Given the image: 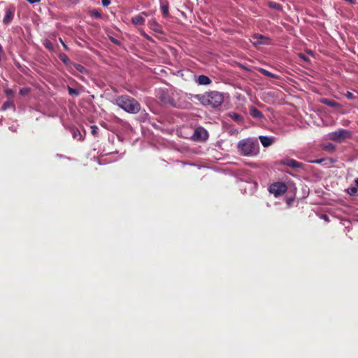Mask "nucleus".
<instances>
[{
	"instance_id": "11",
	"label": "nucleus",
	"mask_w": 358,
	"mask_h": 358,
	"mask_svg": "<svg viewBox=\"0 0 358 358\" xmlns=\"http://www.w3.org/2000/svg\"><path fill=\"white\" fill-rule=\"evenodd\" d=\"M260 143H262L263 147L268 148L273 143V138L268 136H260L259 137Z\"/></svg>"
},
{
	"instance_id": "28",
	"label": "nucleus",
	"mask_w": 358,
	"mask_h": 358,
	"mask_svg": "<svg viewBox=\"0 0 358 358\" xmlns=\"http://www.w3.org/2000/svg\"><path fill=\"white\" fill-rule=\"evenodd\" d=\"M109 39H110V41L112 43H113L115 45H120V41L119 40H117V38L110 36V38H109Z\"/></svg>"
},
{
	"instance_id": "38",
	"label": "nucleus",
	"mask_w": 358,
	"mask_h": 358,
	"mask_svg": "<svg viewBox=\"0 0 358 358\" xmlns=\"http://www.w3.org/2000/svg\"><path fill=\"white\" fill-rule=\"evenodd\" d=\"M152 24L158 26V24L155 22V20L152 21Z\"/></svg>"
},
{
	"instance_id": "9",
	"label": "nucleus",
	"mask_w": 358,
	"mask_h": 358,
	"mask_svg": "<svg viewBox=\"0 0 358 358\" xmlns=\"http://www.w3.org/2000/svg\"><path fill=\"white\" fill-rule=\"evenodd\" d=\"M15 8L13 7L7 8L5 10V16L3 18V23L5 25L9 24L14 17Z\"/></svg>"
},
{
	"instance_id": "21",
	"label": "nucleus",
	"mask_w": 358,
	"mask_h": 358,
	"mask_svg": "<svg viewBox=\"0 0 358 358\" xmlns=\"http://www.w3.org/2000/svg\"><path fill=\"white\" fill-rule=\"evenodd\" d=\"M43 45H45V48L50 51L54 50V46L52 45V43L48 39H46L45 41H43Z\"/></svg>"
},
{
	"instance_id": "15",
	"label": "nucleus",
	"mask_w": 358,
	"mask_h": 358,
	"mask_svg": "<svg viewBox=\"0 0 358 358\" xmlns=\"http://www.w3.org/2000/svg\"><path fill=\"white\" fill-rule=\"evenodd\" d=\"M229 116L230 117V118L234 120V121L237 123H241L243 122V117L241 116V115L237 113H235V112L229 113Z\"/></svg>"
},
{
	"instance_id": "36",
	"label": "nucleus",
	"mask_w": 358,
	"mask_h": 358,
	"mask_svg": "<svg viewBox=\"0 0 358 358\" xmlns=\"http://www.w3.org/2000/svg\"><path fill=\"white\" fill-rule=\"evenodd\" d=\"M77 134H78V135H80V132H79V131H78V130H76V131H74V132H73V137H74V138H76V135H77Z\"/></svg>"
},
{
	"instance_id": "23",
	"label": "nucleus",
	"mask_w": 358,
	"mask_h": 358,
	"mask_svg": "<svg viewBox=\"0 0 358 358\" xmlns=\"http://www.w3.org/2000/svg\"><path fill=\"white\" fill-rule=\"evenodd\" d=\"M162 13H163L164 17L168 16V3L162 5L161 7Z\"/></svg>"
},
{
	"instance_id": "19",
	"label": "nucleus",
	"mask_w": 358,
	"mask_h": 358,
	"mask_svg": "<svg viewBox=\"0 0 358 358\" xmlns=\"http://www.w3.org/2000/svg\"><path fill=\"white\" fill-rule=\"evenodd\" d=\"M322 148L328 152H332L335 149V146L334 144L331 143H326L322 145Z\"/></svg>"
},
{
	"instance_id": "25",
	"label": "nucleus",
	"mask_w": 358,
	"mask_h": 358,
	"mask_svg": "<svg viewBox=\"0 0 358 358\" xmlns=\"http://www.w3.org/2000/svg\"><path fill=\"white\" fill-rule=\"evenodd\" d=\"M68 92H69V94H70V95L78 96L79 94V92H78L77 90L73 89L70 87H68Z\"/></svg>"
},
{
	"instance_id": "35",
	"label": "nucleus",
	"mask_w": 358,
	"mask_h": 358,
	"mask_svg": "<svg viewBox=\"0 0 358 358\" xmlns=\"http://www.w3.org/2000/svg\"><path fill=\"white\" fill-rule=\"evenodd\" d=\"M26 1L29 2L31 4L39 2V0H26Z\"/></svg>"
},
{
	"instance_id": "6",
	"label": "nucleus",
	"mask_w": 358,
	"mask_h": 358,
	"mask_svg": "<svg viewBox=\"0 0 358 358\" xmlns=\"http://www.w3.org/2000/svg\"><path fill=\"white\" fill-rule=\"evenodd\" d=\"M158 99H160L162 103L164 104H169L172 106H175L174 99L164 90H159Z\"/></svg>"
},
{
	"instance_id": "33",
	"label": "nucleus",
	"mask_w": 358,
	"mask_h": 358,
	"mask_svg": "<svg viewBox=\"0 0 358 358\" xmlns=\"http://www.w3.org/2000/svg\"><path fill=\"white\" fill-rule=\"evenodd\" d=\"M59 41H60V43H62V44L63 48H64V49H65L66 50H68V47L66 46V45L65 44V43H64V42H63L62 38H59Z\"/></svg>"
},
{
	"instance_id": "10",
	"label": "nucleus",
	"mask_w": 358,
	"mask_h": 358,
	"mask_svg": "<svg viewBox=\"0 0 358 358\" xmlns=\"http://www.w3.org/2000/svg\"><path fill=\"white\" fill-rule=\"evenodd\" d=\"M142 15L148 16V14L145 12H142L140 15L131 17V23L134 25H143L145 23V18Z\"/></svg>"
},
{
	"instance_id": "42",
	"label": "nucleus",
	"mask_w": 358,
	"mask_h": 358,
	"mask_svg": "<svg viewBox=\"0 0 358 358\" xmlns=\"http://www.w3.org/2000/svg\"><path fill=\"white\" fill-rule=\"evenodd\" d=\"M262 37L263 36L262 35H259V38H262Z\"/></svg>"
},
{
	"instance_id": "7",
	"label": "nucleus",
	"mask_w": 358,
	"mask_h": 358,
	"mask_svg": "<svg viewBox=\"0 0 358 358\" xmlns=\"http://www.w3.org/2000/svg\"><path fill=\"white\" fill-rule=\"evenodd\" d=\"M208 134L206 130L201 127H197L196 129H194L193 138L194 141H206L208 139Z\"/></svg>"
},
{
	"instance_id": "8",
	"label": "nucleus",
	"mask_w": 358,
	"mask_h": 358,
	"mask_svg": "<svg viewBox=\"0 0 358 358\" xmlns=\"http://www.w3.org/2000/svg\"><path fill=\"white\" fill-rule=\"evenodd\" d=\"M280 164L287 166L293 169L303 168V164L294 159L287 158L280 161Z\"/></svg>"
},
{
	"instance_id": "29",
	"label": "nucleus",
	"mask_w": 358,
	"mask_h": 358,
	"mask_svg": "<svg viewBox=\"0 0 358 358\" xmlns=\"http://www.w3.org/2000/svg\"><path fill=\"white\" fill-rule=\"evenodd\" d=\"M111 1L110 0H101V5L103 6H108Z\"/></svg>"
},
{
	"instance_id": "43",
	"label": "nucleus",
	"mask_w": 358,
	"mask_h": 358,
	"mask_svg": "<svg viewBox=\"0 0 358 358\" xmlns=\"http://www.w3.org/2000/svg\"><path fill=\"white\" fill-rule=\"evenodd\" d=\"M0 62H1V57H0Z\"/></svg>"
},
{
	"instance_id": "17",
	"label": "nucleus",
	"mask_w": 358,
	"mask_h": 358,
	"mask_svg": "<svg viewBox=\"0 0 358 358\" xmlns=\"http://www.w3.org/2000/svg\"><path fill=\"white\" fill-rule=\"evenodd\" d=\"M322 103L326 104L328 106H330V107H338V103L334 100L325 99L322 100Z\"/></svg>"
},
{
	"instance_id": "1",
	"label": "nucleus",
	"mask_w": 358,
	"mask_h": 358,
	"mask_svg": "<svg viewBox=\"0 0 358 358\" xmlns=\"http://www.w3.org/2000/svg\"><path fill=\"white\" fill-rule=\"evenodd\" d=\"M194 99L205 107L217 108L224 102V96L221 92L216 91L206 92L197 94Z\"/></svg>"
},
{
	"instance_id": "30",
	"label": "nucleus",
	"mask_w": 358,
	"mask_h": 358,
	"mask_svg": "<svg viewBox=\"0 0 358 358\" xmlns=\"http://www.w3.org/2000/svg\"><path fill=\"white\" fill-rule=\"evenodd\" d=\"M324 162V159H317L316 160L312 161L311 162L313 164H321Z\"/></svg>"
},
{
	"instance_id": "5",
	"label": "nucleus",
	"mask_w": 358,
	"mask_h": 358,
	"mask_svg": "<svg viewBox=\"0 0 358 358\" xmlns=\"http://www.w3.org/2000/svg\"><path fill=\"white\" fill-rule=\"evenodd\" d=\"M287 185L281 182H275L270 185L268 187V192L273 194L275 197L280 196L287 192Z\"/></svg>"
},
{
	"instance_id": "12",
	"label": "nucleus",
	"mask_w": 358,
	"mask_h": 358,
	"mask_svg": "<svg viewBox=\"0 0 358 358\" xmlns=\"http://www.w3.org/2000/svg\"><path fill=\"white\" fill-rule=\"evenodd\" d=\"M249 113H250L252 117L256 119H261L263 117L262 112L254 106L249 108Z\"/></svg>"
},
{
	"instance_id": "41",
	"label": "nucleus",
	"mask_w": 358,
	"mask_h": 358,
	"mask_svg": "<svg viewBox=\"0 0 358 358\" xmlns=\"http://www.w3.org/2000/svg\"><path fill=\"white\" fill-rule=\"evenodd\" d=\"M275 5H276L275 3H273V4H271V6H272V7H275Z\"/></svg>"
},
{
	"instance_id": "37",
	"label": "nucleus",
	"mask_w": 358,
	"mask_h": 358,
	"mask_svg": "<svg viewBox=\"0 0 358 358\" xmlns=\"http://www.w3.org/2000/svg\"><path fill=\"white\" fill-rule=\"evenodd\" d=\"M69 1L72 2L74 4H77L79 3L80 0H69Z\"/></svg>"
},
{
	"instance_id": "4",
	"label": "nucleus",
	"mask_w": 358,
	"mask_h": 358,
	"mask_svg": "<svg viewBox=\"0 0 358 358\" xmlns=\"http://www.w3.org/2000/svg\"><path fill=\"white\" fill-rule=\"evenodd\" d=\"M328 136L329 139L336 143H341L347 139L350 138L351 131L344 129H339L335 131L329 133Z\"/></svg>"
},
{
	"instance_id": "13",
	"label": "nucleus",
	"mask_w": 358,
	"mask_h": 358,
	"mask_svg": "<svg viewBox=\"0 0 358 358\" xmlns=\"http://www.w3.org/2000/svg\"><path fill=\"white\" fill-rule=\"evenodd\" d=\"M211 83V80L206 76L200 75L197 77V83L200 85H208Z\"/></svg>"
},
{
	"instance_id": "26",
	"label": "nucleus",
	"mask_w": 358,
	"mask_h": 358,
	"mask_svg": "<svg viewBox=\"0 0 358 358\" xmlns=\"http://www.w3.org/2000/svg\"><path fill=\"white\" fill-rule=\"evenodd\" d=\"M12 106V103L10 101L4 102L1 106V110H5L9 108H10Z\"/></svg>"
},
{
	"instance_id": "16",
	"label": "nucleus",
	"mask_w": 358,
	"mask_h": 358,
	"mask_svg": "<svg viewBox=\"0 0 358 358\" xmlns=\"http://www.w3.org/2000/svg\"><path fill=\"white\" fill-rule=\"evenodd\" d=\"M259 72L262 73V75L264 76H268V78H277V76L275 74L271 73V71L267 69L260 68L259 69Z\"/></svg>"
},
{
	"instance_id": "40",
	"label": "nucleus",
	"mask_w": 358,
	"mask_h": 358,
	"mask_svg": "<svg viewBox=\"0 0 358 358\" xmlns=\"http://www.w3.org/2000/svg\"><path fill=\"white\" fill-rule=\"evenodd\" d=\"M322 217H323V219L327 220V215H323V216H322Z\"/></svg>"
},
{
	"instance_id": "14",
	"label": "nucleus",
	"mask_w": 358,
	"mask_h": 358,
	"mask_svg": "<svg viewBox=\"0 0 358 358\" xmlns=\"http://www.w3.org/2000/svg\"><path fill=\"white\" fill-rule=\"evenodd\" d=\"M355 186L348 188L347 192L350 196H358V178L355 180Z\"/></svg>"
},
{
	"instance_id": "20",
	"label": "nucleus",
	"mask_w": 358,
	"mask_h": 358,
	"mask_svg": "<svg viewBox=\"0 0 358 358\" xmlns=\"http://www.w3.org/2000/svg\"><path fill=\"white\" fill-rule=\"evenodd\" d=\"M59 58L61 62H63L64 64H68L69 63V59L68 56L64 53H59Z\"/></svg>"
},
{
	"instance_id": "2",
	"label": "nucleus",
	"mask_w": 358,
	"mask_h": 358,
	"mask_svg": "<svg viewBox=\"0 0 358 358\" xmlns=\"http://www.w3.org/2000/svg\"><path fill=\"white\" fill-rule=\"evenodd\" d=\"M115 104L130 114H137L141 108L139 102L128 95L117 96Z\"/></svg>"
},
{
	"instance_id": "24",
	"label": "nucleus",
	"mask_w": 358,
	"mask_h": 358,
	"mask_svg": "<svg viewBox=\"0 0 358 358\" xmlns=\"http://www.w3.org/2000/svg\"><path fill=\"white\" fill-rule=\"evenodd\" d=\"M30 92V88L29 87H22L20 91H19V94L22 96H26L29 94Z\"/></svg>"
},
{
	"instance_id": "32",
	"label": "nucleus",
	"mask_w": 358,
	"mask_h": 358,
	"mask_svg": "<svg viewBox=\"0 0 358 358\" xmlns=\"http://www.w3.org/2000/svg\"><path fill=\"white\" fill-rule=\"evenodd\" d=\"M346 96L348 99H353V94L350 92H348Z\"/></svg>"
},
{
	"instance_id": "39",
	"label": "nucleus",
	"mask_w": 358,
	"mask_h": 358,
	"mask_svg": "<svg viewBox=\"0 0 358 358\" xmlns=\"http://www.w3.org/2000/svg\"><path fill=\"white\" fill-rule=\"evenodd\" d=\"M3 53V48L2 46L0 45V55Z\"/></svg>"
},
{
	"instance_id": "22",
	"label": "nucleus",
	"mask_w": 358,
	"mask_h": 358,
	"mask_svg": "<svg viewBox=\"0 0 358 358\" xmlns=\"http://www.w3.org/2000/svg\"><path fill=\"white\" fill-rule=\"evenodd\" d=\"M73 66L80 73H84L87 72V69L83 66V65H80L79 64H74Z\"/></svg>"
},
{
	"instance_id": "18",
	"label": "nucleus",
	"mask_w": 358,
	"mask_h": 358,
	"mask_svg": "<svg viewBox=\"0 0 358 358\" xmlns=\"http://www.w3.org/2000/svg\"><path fill=\"white\" fill-rule=\"evenodd\" d=\"M90 16L94 17L96 19H99L101 17V12L98 9H93L90 10Z\"/></svg>"
},
{
	"instance_id": "27",
	"label": "nucleus",
	"mask_w": 358,
	"mask_h": 358,
	"mask_svg": "<svg viewBox=\"0 0 358 358\" xmlns=\"http://www.w3.org/2000/svg\"><path fill=\"white\" fill-rule=\"evenodd\" d=\"M90 129H92V134L93 136H96V135H98L99 129L97 126L93 125L90 127Z\"/></svg>"
},
{
	"instance_id": "3",
	"label": "nucleus",
	"mask_w": 358,
	"mask_h": 358,
	"mask_svg": "<svg viewBox=\"0 0 358 358\" xmlns=\"http://www.w3.org/2000/svg\"><path fill=\"white\" fill-rule=\"evenodd\" d=\"M238 150L243 156H255L257 153V145L250 138L240 141Z\"/></svg>"
},
{
	"instance_id": "31",
	"label": "nucleus",
	"mask_w": 358,
	"mask_h": 358,
	"mask_svg": "<svg viewBox=\"0 0 358 358\" xmlns=\"http://www.w3.org/2000/svg\"><path fill=\"white\" fill-rule=\"evenodd\" d=\"M5 93L8 96H10L13 94V92H12V90L8 89L5 90Z\"/></svg>"
},
{
	"instance_id": "34",
	"label": "nucleus",
	"mask_w": 358,
	"mask_h": 358,
	"mask_svg": "<svg viewBox=\"0 0 358 358\" xmlns=\"http://www.w3.org/2000/svg\"><path fill=\"white\" fill-rule=\"evenodd\" d=\"M345 1L348 2L349 3L352 5H355L356 3V0H345Z\"/></svg>"
}]
</instances>
